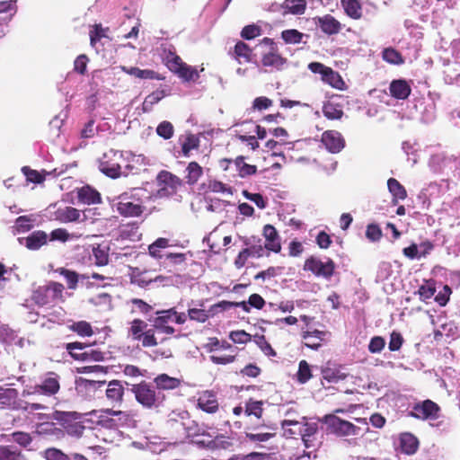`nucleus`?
<instances>
[{"mask_svg":"<svg viewBox=\"0 0 460 460\" xmlns=\"http://www.w3.org/2000/svg\"><path fill=\"white\" fill-rule=\"evenodd\" d=\"M65 286L57 281H49L47 284L39 286L31 294V300L38 306H54L65 301Z\"/></svg>","mask_w":460,"mask_h":460,"instance_id":"f257e3e1","label":"nucleus"},{"mask_svg":"<svg viewBox=\"0 0 460 460\" xmlns=\"http://www.w3.org/2000/svg\"><path fill=\"white\" fill-rule=\"evenodd\" d=\"M189 438L198 448L212 453L229 449L233 446L232 439L223 434L213 437L211 433H192Z\"/></svg>","mask_w":460,"mask_h":460,"instance_id":"f03ea898","label":"nucleus"},{"mask_svg":"<svg viewBox=\"0 0 460 460\" xmlns=\"http://www.w3.org/2000/svg\"><path fill=\"white\" fill-rule=\"evenodd\" d=\"M116 211L124 217H138L146 210L143 199L132 192H123L115 203Z\"/></svg>","mask_w":460,"mask_h":460,"instance_id":"7ed1b4c3","label":"nucleus"},{"mask_svg":"<svg viewBox=\"0 0 460 460\" xmlns=\"http://www.w3.org/2000/svg\"><path fill=\"white\" fill-rule=\"evenodd\" d=\"M80 431L84 429H117V420L110 417V412L106 411H92L86 413H80Z\"/></svg>","mask_w":460,"mask_h":460,"instance_id":"20e7f679","label":"nucleus"},{"mask_svg":"<svg viewBox=\"0 0 460 460\" xmlns=\"http://www.w3.org/2000/svg\"><path fill=\"white\" fill-rule=\"evenodd\" d=\"M131 392L134 394L136 401L146 409H156L164 401V395L156 393L155 389L146 381L133 385Z\"/></svg>","mask_w":460,"mask_h":460,"instance_id":"39448f33","label":"nucleus"},{"mask_svg":"<svg viewBox=\"0 0 460 460\" xmlns=\"http://www.w3.org/2000/svg\"><path fill=\"white\" fill-rule=\"evenodd\" d=\"M125 161L122 151L110 149L103 153L99 160V169L106 176L116 179L121 176L122 162Z\"/></svg>","mask_w":460,"mask_h":460,"instance_id":"423d86ee","label":"nucleus"},{"mask_svg":"<svg viewBox=\"0 0 460 460\" xmlns=\"http://www.w3.org/2000/svg\"><path fill=\"white\" fill-rule=\"evenodd\" d=\"M309 427L305 431H317L318 429L326 431H355L354 426L334 414H329L323 419H317L316 422L308 424Z\"/></svg>","mask_w":460,"mask_h":460,"instance_id":"0eeeda50","label":"nucleus"},{"mask_svg":"<svg viewBox=\"0 0 460 460\" xmlns=\"http://www.w3.org/2000/svg\"><path fill=\"white\" fill-rule=\"evenodd\" d=\"M88 347V344L79 341L69 342L65 345L66 350L75 360L97 362L104 360V353L98 349H90L85 350V352L75 353V349L82 351Z\"/></svg>","mask_w":460,"mask_h":460,"instance_id":"6e6552de","label":"nucleus"},{"mask_svg":"<svg viewBox=\"0 0 460 460\" xmlns=\"http://www.w3.org/2000/svg\"><path fill=\"white\" fill-rule=\"evenodd\" d=\"M304 270L311 271L317 277L330 279L334 273L335 264L329 258L323 261L312 256L305 261Z\"/></svg>","mask_w":460,"mask_h":460,"instance_id":"1a4fd4ad","label":"nucleus"},{"mask_svg":"<svg viewBox=\"0 0 460 460\" xmlns=\"http://www.w3.org/2000/svg\"><path fill=\"white\" fill-rule=\"evenodd\" d=\"M300 319L307 327L306 331H303V340L305 341V345L313 349H318L322 344L327 341L329 339V332L318 330H311V327H309V323L313 320V318L307 315H300Z\"/></svg>","mask_w":460,"mask_h":460,"instance_id":"9d476101","label":"nucleus"},{"mask_svg":"<svg viewBox=\"0 0 460 460\" xmlns=\"http://www.w3.org/2000/svg\"><path fill=\"white\" fill-rule=\"evenodd\" d=\"M156 181L157 185L160 188L159 192H163L170 196L176 194L178 189L183 185L181 179L165 170H163L158 173Z\"/></svg>","mask_w":460,"mask_h":460,"instance_id":"9b49d317","label":"nucleus"},{"mask_svg":"<svg viewBox=\"0 0 460 460\" xmlns=\"http://www.w3.org/2000/svg\"><path fill=\"white\" fill-rule=\"evenodd\" d=\"M66 431H80V413L76 411H55L50 416Z\"/></svg>","mask_w":460,"mask_h":460,"instance_id":"f8f14e48","label":"nucleus"},{"mask_svg":"<svg viewBox=\"0 0 460 460\" xmlns=\"http://www.w3.org/2000/svg\"><path fill=\"white\" fill-rule=\"evenodd\" d=\"M411 416L422 420H437L440 416L439 406L430 400L414 405Z\"/></svg>","mask_w":460,"mask_h":460,"instance_id":"ddd939ff","label":"nucleus"},{"mask_svg":"<svg viewBox=\"0 0 460 460\" xmlns=\"http://www.w3.org/2000/svg\"><path fill=\"white\" fill-rule=\"evenodd\" d=\"M321 142L325 149L332 154H338L345 147V139L336 130H326L322 134Z\"/></svg>","mask_w":460,"mask_h":460,"instance_id":"4468645a","label":"nucleus"},{"mask_svg":"<svg viewBox=\"0 0 460 460\" xmlns=\"http://www.w3.org/2000/svg\"><path fill=\"white\" fill-rule=\"evenodd\" d=\"M314 22L315 26L328 36L340 33L343 28V25L332 14L316 16L314 18Z\"/></svg>","mask_w":460,"mask_h":460,"instance_id":"2eb2a0df","label":"nucleus"},{"mask_svg":"<svg viewBox=\"0 0 460 460\" xmlns=\"http://www.w3.org/2000/svg\"><path fill=\"white\" fill-rule=\"evenodd\" d=\"M176 314L175 308H170L167 310L157 311V316L154 320L153 327L163 333L172 335L174 333L175 329L172 326L167 325L169 320L172 319L173 314Z\"/></svg>","mask_w":460,"mask_h":460,"instance_id":"dca6fc26","label":"nucleus"},{"mask_svg":"<svg viewBox=\"0 0 460 460\" xmlns=\"http://www.w3.org/2000/svg\"><path fill=\"white\" fill-rule=\"evenodd\" d=\"M125 388L119 380H111L108 383L105 395L110 403L119 406L124 401Z\"/></svg>","mask_w":460,"mask_h":460,"instance_id":"f3484780","label":"nucleus"},{"mask_svg":"<svg viewBox=\"0 0 460 460\" xmlns=\"http://www.w3.org/2000/svg\"><path fill=\"white\" fill-rule=\"evenodd\" d=\"M198 406L208 413H215L219 408L217 394L211 390H206L199 393Z\"/></svg>","mask_w":460,"mask_h":460,"instance_id":"a211bd4d","label":"nucleus"},{"mask_svg":"<svg viewBox=\"0 0 460 460\" xmlns=\"http://www.w3.org/2000/svg\"><path fill=\"white\" fill-rule=\"evenodd\" d=\"M419 439L413 433H400L396 449L406 455H413L419 448Z\"/></svg>","mask_w":460,"mask_h":460,"instance_id":"6ab92c4d","label":"nucleus"},{"mask_svg":"<svg viewBox=\"0 0 460 460\" xmlns=\"http://www.w3.org/2000/svg\"><path fill=\"white\" fill-rule=\"evenodd\" d=\"M60 389V385L58 376L54 373H49V376L44 378L40 385L34 386V393L51 396L55 395Z\"/></svg>","mask_w":460,"mask_h":460,"instance_id":"aec40b11","label":"nucleus"},{"mask_svg":"<svg viewBox=\"0 0 460 460\" xmlns=\"http://www.w3.org/2000/svg\"><path fill=\"white\" fill-rule=\"evenodd\" d=\"M19 242L29 250L35 251L47 244L48 234L44 231L37 230L25 238H20Z\"/></svg>","mask_w":460,"mask_h":460,"instance_id":"412c9836","label":"nucleus"},{"mask_svg":"<svg viewBox=\"0 0 460 460\" xmlns=\"http://www.w3.org/2000/svg\"><path fill=\"white\" fill-rule=\"evenodd\" d=\"M390 95L397 100H406L411 94V88L408 81L395 79L389 85Z\"/></svg>","mask_w":460,"mask_h":460,"instance_id":"4be33fe9","label":"nucleus"},{"mask_svg":"<svg viewBox=\"0 0 460 460\" xmlns=\"http://www.w3.org/2000/svg\"><path fill=\"white\" fill-rule=\"evenodd\" d=\"M263 235L265 237L266 250L279 252L281 249V245L276 228L271 225H266L263 227Z\"/></svg>","mask_w":460,"mask_h":460,"instance_id":"5701e85b","label":"nucleus"},{"mask_svg":"<svg viewBox=\"0 0 460 460\" xmlns=\"http://www.w3.org/2000/svg\"><path fill=\"white\" fill-rule=\"evenodd\" d=\"M77 199L80 203L86 205L99 204L102 202L101 194L89 185L84 186L78 190Z\"/></svg>","mask_w":460,"mask_h":460,"instance_id":"b1692460","label":"nucleus"},{"mask_svg":"<svg viewBox=\"0 0 460 460\" xmlns=\"http://www.w3.org/2000/svg\"><path fill=\"white\" fill-rule=\"evenodd\" d=\"M55 272L58 273L64 277V279L66 282V285H67V288L72 289V290H75L77 288L79 279H88V277L84 274L80 275L76 271L68 270L64 267L58 268L55 270Z\"/></svg>","mask_w":460,"mask_h":460,"instance_id":"393cba45","label":"nucleus"},{"mask_svg":"<svg viewBox=\"0 0 460 460\" xmlns=\"http://www.w3.org/2000/svg\"><path fill=\"white\" fill-rule=\"evenodd\" d=\"M341 5L349 18L358 20L362 17V4L359 0H341Z\"/></svg>","mask_w":460,"mask_h":460,"instance_id":"a878e982","label":"nucleus"},{"mask_svg":"<svg viewBox=\"0 0 460 460\" xmlns=\"http://www.w3.org/2000/svg\"><path fill=\"white\" fill-rule=\"evenodd\" d=\"M154 383L159 390H173L181 385V380L167 374H160L155 379Z\"/></svg>","mask_w":460,"mask_h":460,"instance_id":"bb28decb","label":"nucleus"},{"mask_svg":"<svg viewBox=\"0 0 460 460\" xmlns=\"http://www.w3.org/2000/svg\"><path fill=\"white\" fill-rule=\"evenodd\" d=\"M0 342L11 346L13 344H22V339L19 338L16 332L7 324H0Z\"/></svg>","mask_w":460,"mask_h":460,"instance_id":"cd10ccee","label":"nucleus"},{"mask_svg":"<svg viewBox=\"0 0 460 460\" xmlns=\"http://www.w3.org/2000/svg\"><path fill=\"white\" fill-rule=\"evenodd\" d=\"M203 175V168L195 161L188 164L186 167V182L189 185H194Z\"/></svg>","mask_w":460,"mask_h":460,"instance_id":"c85d7f7f","label":"nucleus"},{"mask_svg":"<svg viewBox=\"0 0 460 460\" xmlns=\"http://www.w3.org/2000/svg\"><path fill=\"white\" fill-rule=\"evenodd\" d=\"M147 323L141 319H134L130 323V327L128 331V337L133 341H140L145 331L147 329Z\"/></svg>","mask_w":460,"mask_h":460,"instance_id":"c756f323","label":"nucleus"},{"mask_svg":"<svg viewBox=\"0 0 460 460\" xmlns=\"http://www.w3.org/2000/svg\"><path fill=\"white\" fill-rule=\"evenodd\" d=\"M165 95L166 93L164 90H156L148 94L142 103L143 112H150L153 110L154 105L164 99Z\"/></svg>","mask_w":460,"mask_h":460,"instance_id":"7c9ffc66","label":"nucleus"},{"mask_svg":"<svg viewBox=\"0 0 460 460\" xmlns=\"http://www.w3.org/2000/svg\"><path fill=\"white\" fill-rule=\"evenodd\" d=\"M252 49L248 44L238 41L234 46L235 58L239 63H248L252 60Z\"/></svg>","mask_w":460,"mask_h":460,"instance_id":"2f4dec72","label":"nucleus"},{"mask_svg":"<svg viewBox=\"0 0 460 460\" xmlns=\"http://www.w3.org/2000/svg\"><path fill=\"white\" fill-rule=\"evenodd\" d=\"M123 71L128 73L130 75H134L137 78L141 79H156L161 80L162 77L154 70L151 69H140L138 67H130L127 68L125 66L122 67Z\"/></svg>","mask_w":460,"mask_h":460,"instance_id":"473e14b6","label":"nucleus"},{"mask_svg":"<svg viewBox=\"0 0 460 460\" xmlns=\"http://www.w3.org/2000/svg\"><path fill=\"white\" fill-rule=\"evenodd\" d=\"M57 217L63 223L75 222L80 217V211L73 207H66L57 211Z\"/></svg>","mask_w":460,"mask_h":460,"instance_id":"72a5a7b5","label":"nucleus"},{"mask_svg":"<svg viewBox=\"0 0 460 460\" xmlns=\"http://www.w3.org/2000/svg\"><path fill=\"white\" fill-rule=\"evenodd\" d=\"M175 75L185 82L197 81L199 78V71L186 63L180 66Z\"/></svg>","mask_w":460,"mask_h":460,"instance_id":"f704fd0d","label":"nucleus"},{"mask_svg":"<svg viewBox=\"0 0 460 460\" xmlns=\"http://www.w3.org/2000/svg\"><path fill=\"white\" fill-rule=\"evenodd\" d=\"M322 80L330 84L331 86L339 90H342L345 85V83L342 80L341 76L330 67L323 74V77Z\"/></svg>","mask_w":460,"mask_h":460,"instance_id":"c9c22d12","label":"nucleus"},{"mask_svg":"<svg viewBox=\"0 0 460 460\" xmlns=\"http://www.w3.org/2000/svg\"><path fill=\"white\" fill-rule=\"evenodd\" d=\"M68 328L82 337H91L93 334L92 325L86 321L75 322Z\"/></svg>","mask_w":460,"mask_h":460,"instance_id":"e433bc0d","label":"nucleus"},{"mask_svg":"<svg viewBox=\"0 0 460 460\" xmlns=\"http://www.w3.org/2000/svg\"><path fill=\"white\" fill-rule=\"evenodd\" d=\"M152 281L153 279L151 278H147L146 271H141L137 268L132 270L130 274V282L132 284H135L140 288H146Z\"/></svg>","mask_w":460,"mask_h":460,"instance_id":"4c0bfd02","label":"nucleus"},{"mask_svg":"<svg viewBox=\"0 0 460 460\" xmlns=\"http://www.w3.org/2000/svg\"><path fill=\"white\" fill-rule=\"evenodd\" d=\"M323 113L329 119H339L343 115L341 106L332 102L323 104Z\"/></svg>","mask_w":460,"mask_h":460,"instance_id":"58836bf2","label":"nucleus"},{"mask_svg":"<svg viewBox=\"0 0 460 460\" xmlns=\"http://www.w3.org/2000/svg\"><path fill=\"white\" fill-rule=\"evenodd\" d=\"M387 187L394 198L403 200L407 197L404 187L394 178H390L387 181Z\"/></svg>","mask_w":460,"mask_h":460,"instance_id":"ea45409f","label":"nucleus"},{"mask_svg":"<svg viewBox=\"0 0 460 460\" xmlns=\"http://www.w3.org/2000/svg\"><path fill=\"white\" fill-rule=\"evenodd\" d=\"M108 412H110V416H117L118 420L121 423V425L128 428H136V420L131 413L121 411H114L112 409H109Z\"/></svg>","mask_w":460,"mask_h":460,"instance_id":"a19ab883","label":"nucleus"},{"mask_svg":"<svg viewBox=\"0 0 460 460\" xmlns=\"http://www.w3.org/2000/svg\"><path fill=\"white\" fill-rule=\"evenodd\" d=\"M109 28H103L101 23L94 24L90 30V44L92 47H95L96 43L102 38H107V31Z\"/></svg>","mask_w":460,"mask_h":460,"instance_id":"79ce46f5","label":"nucleus"},{"mask_svg":"<svg viewBox=\"0 0 460 460\" xmlns=\"http://www.w3.org/2000/svg\"><path fill=\"white\" fill-rule=\"evenodd\" d=\"M199 146V137L193 134H189L181 145V152H182L183 156L189 157L190 151L194 150V149H198Z\"/></svg>","mask_w":460,"mask_h":460,"instance_id":"37998d69","label":"nucleus"},{"mask_svg":"<svg viewBox=\"0 0 460 460\" xmlns=\"http://www.w3.org/2000/svg\"><path fill=\"white\" fill-rule=\"evenodd\" d=\"M164 61L166 66L173 74H175V72L180 68V66H181L184 64L181 57L171 50H169L168 53L165 55Z\"/></svg>","mask_w":460,"mask_h":460,"instance_id":"c03bdc74","label":"nucleus"},{"mask_svg":"<svg viewBox=\"0 0 460 460\" xmlns=\"http://www.w3.org/2000/svg\"><path fill=\"white\" fill-rule=\"evenodd\" d=\"M382 57L385 61L393 65H402L404 63L402 55L393 48L385 49L382 52Z\"/></svg>","mask_w":460,"mask_h":460,"instance_id":"a18cd8bd","label":"nucleus"},{"mask_svg":"<svg viewBox=\"0 0 460 460\" xmlns=\"http://www.w3.org/2000/svg\"><path fill=\"white\" fill-rule=\"evenodd\" d=\"M312 377L311 368L309 364L305 360H301L297 373L294 378L300 384L306 383Z\"/></svg>","mask_w":460,"mask_h":460,"instance_id":"49530a36","label":"nucleus"},{"mask_svg":"<svg viewBox=\"0 0 460 460\" xmlns=\"http://www.w3.org/2000/svg\"><path fill=\"white\" fill-rule=\"evenodd\" d=\"M261 62L263 66H271L275 67H279L284 65L285 59L282 58L279 54L270 51L263 55Z\"/></svg>","mask_w":460,"mask_h":460,"instance_id":"de8ad7c7","label":"nucleus"},{"mask_svg":"<svg viewBox=\"0 0 460 460\" xmlns=\"http://www.w3.org/2000/svg\"><path fill=\"white\" fill-rule=\"evenodd\" d=\"M156 133L164 139H170L174 134V128L170 121L164 120L156 128Z\"/></svg>","mask_w":460,"mask_h":460,"instance_id":"09e8293b","label":"nucleus"},{"mask_svg":"<svg viewBox=\"0 0 460 460\" xmlns=\"http://www.w3.org/2000/svg\"><path fill=\"white\" fill-rule=\"evenodd\" d=\"M209 313V310L206 311L199 308H190L188 310V316L191 321L205 323L210 316Z\"/></svg>","mask_w":460,"mask_h":460,"instance_id":"8fccbe9b","label":"nucleus"},{"mask_svg":"<svg viewBox=\"0 0 460 460\" xmlns=\"http://www.w3.org/2000/svg\"><path fill=\"white\" fill-rule=\"evenodd\" d=\"M435 285L431 281H426L419 288L418 294L422 301L431 298L435 294Z\"/></svg>","mask_w":460,"mask_h":460,"instance_id":"3c124183","label":"nucleus"},{"mask_svg":"<svg viewBox=\"0 0 460 460\" xmlns=\"http://www.w3.org/2000/svg\"><path fill=\"white\" fill-rule=\"evenodd\" d=\"M155 328L154 329H146L141 337L140 341L141 344L144 348H150V347H155L158 342L155 334Z\"/></svg>","mask_w":460,"mask_h":460,"instance_id":"603ef678","label":"nucleus"},{"mask_svg":"<svg viewBox=\"0 0 460 460\" xmlns=\"http://www.w3.org/2000/svg\"><path fill=\"white\" fill-rule=\"evenodd\" d=\"M385 340L381 336H374L371 338L367 349L370 353H380L385 346Z\"/></svg>","mask_w":460,"mask_h":460,"instance_id":"864d4df0","label":"nucleus"},{"mask_svg":"<svg viewBox=\"0 0 460 460\" xmlns=\"http://www.w3.org/2000/svg\"><path fill=\"white\" fill-rule=\"evenodd\" d=\"M306 0H289V14L302 15L305 13Z\"/></svg>","mask_w":460,"mask_h":460,"instance_id":"5fc2aeb1","label":"nucleus"},{"mask_svg":"<svg viewBox=\"0 0 460 460\" xmlns=\"http://www.w3.org/2000/svg\"><path fill=\"white\" fill-rule=\"evenodd\" d=\"M229 338L234 343L246 344L247 342L251 341L252 335L243 330H239L231 332Z\"/></svg>","mask_w":460,"mask_h":460,"instance_id":"6e6d98bb","label":"nucleus"},{"mask_svg":"<svg viewBox=\"0 0 460 460\" xmlns=\"http://www.w3.org/2000/svg\"><path fill=\"white\" fill-rule=\"evenodd\" d=\"M242 194L247 199L252 201L259 208L263 209L266 208L267 202L261 193H252L247 190H243Z\"/></svg>","mask_w":460,"mask_h":460,"instance_id":"4d7b16f0","label":"nucleus"},{"mask_svg":"<svg viewBox=\"0 0 460 460\" xmlns=\"http://www.w3.org/2000/svg\"><path fill=\"white\" fill-rule=\"evenodd\" d=\"M262 402L261 401L250 400L245 406V412L247 415H254L261 418L262 414Z\"/></svg>","mask_w":460,"mask_h":460,"instance_id":"13d9d810","label":"nucleus"},{"mask_svg":"<svg viewBox=\"0 0 460 460\" xmlns=\"http://www.w3.org/2000/svg\"><path fill=\"white\" fill-rule=\"evenodd\" d=\"M450 163L449 159H445L441 155H437L431 156L429 160V166L434 172H438L443 170Z\"/></svg>","mask_w":460,"mask_h":460,"instance_id":"bf43d9fd","label":"nucleus"},{"mask_svg":"<svg viewBox=\"0 0 460 460\" xmlns=\"http://www.w3.org/2000/svg\"><path fill=\"white\" fill-rule=\"evenodd\" d=\"M403 338L402 334L398 332H392L390 334V341L388 343V349L390 351H398L402 344H403Z\"/></svg>","mask_w":460,"mask_h":460,"instance_id":"052dcab7","label":"nucleus"},{"mask_svg":"<svg viewBox=\"0 0 460 460\" xmlns=\"http://www.w3.org/2000/svg\"><path fill=\"white\" fill-rule=\"evenodd\" d=\"M138 234V226L135 224L127 225L120 230V236L125 239L128 238L130 240H136L139 237Z\"/></svg>","mask_w":460,"mask_h":460,"instance_id":"680f3d73","label":"nucleus"},{"mask_svg":"<svg viewBox=\"0 0 460 460\" xmlns=\"http://www.w3.org/2000/svg\"><path fill=\"white\" fill-rule=\"evenodd\" d=\"M22 170L26 176L27 181L31 182L41 183L45 180V177L42 174L30 167L24 166Z\"/></svg>","mask_w":460,"mask_h":460,"instance_id":"e2e57ef3","label":"nucleus"},{"mask_svg":"<svg viewBox=\"0 0 460 460\" xmlns=\"http://www.w3.org/2000/svg\"><path fill=\"white\" fill-rule=\"evenodd\" d=\"M88 62L89 58L86 55H79L74 62V71L80 75H84L87 70Z\"/></svg>","mask_w":460,"mask_h":460,"instance_id":"0e129e2a","label":"nucleus"},{"mask_svg":"<svg viewBox=\"0 0 460 460\" xmlns=\"http://www.w3.org/2000/svg\"><path fill=\"white\" fill-rule=\"evenodd\" d=\"M94 119H90L87 123H85L80 132V137L84 139L93 137L97 133V128L94 127Z\"/></svg>","mask_w":460,"mask_h":460,"instance_id":"69168bd1","label":"nucleus"},{"mask_svg":"<svg viewBox=\"0 0 460 460\" xmlns=\"http://www.w3.org/2000/svg\"><path fill=\"white\" fill-rule=\"evenodd\" d=\"M93 254L96 265L104 266L108 263L109 255L104 250L101 249L100 247L93 248Z\"/></svg>","mask_w":460,"mask_h":460,"instance_id":"338daca9","label":"nucleus"},{"mask_svg":"<svg viewBox=\"0 0 460 460\" xmlns=\"http://www.w3.org/2000/svg\"><path fill=\"white\" fill-rule=\"evenodd\" d=\"M366 236L372 242L378 241L382 236V231L377 225H368L366 230Z\"/></svg>","mask_w":460,"mask_h":460,"instance_id":"774afa93","label":"nucleus"}]
</instances>
